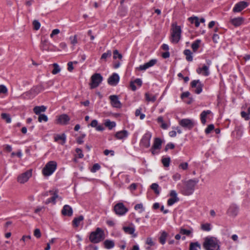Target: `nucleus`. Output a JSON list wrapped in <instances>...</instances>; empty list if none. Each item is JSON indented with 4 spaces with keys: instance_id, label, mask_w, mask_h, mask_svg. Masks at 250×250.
<instances>
[{
    "instance_id": "25",
    "label": "nucleus",
    "mask_w": 250,
    "mask_h": 250,
    "mask_svg": "<svg viewBox=\"0 0 250 250\" xmlns=\"http://www.w3.org/2000/svg\"><path fill=\"white\" fill-rule=\"evenodd\" d=\"M90 125L92 127H95L96 130L99 131H102L104 130V127L102 125H98V121L96 120H93L91 121Z\"/></svg>"
},
{
    "instance_id": "50",
    "label": "nucleus",
    "mask_w": 250,
    "mask_h": 250,
    "mask_svg": "<svg viewBox=\"0 0 250 250\" xmlns=\"http://www.w3.org/2000/svg\"><path fill=\"white\" fill-rule=\"evenodd\" d=\"M179 198H170L167 200V205L169 206H171L173 205L174 203L176 202H177L179 201Z\"/></svg>"
},
{
    "instance_id": "42",
    "label": "nucleus",
    "mask_w": 250,
    "mask_h": 250,
    "mask_svg": "<svg viewBox=\"0 0 250 250\" xmlns=\"http://www.w3.org/2000/svg\"><path fill=\"white\" fill-rule=\"evenodd\" d=\"M1 118L5 120L7 123H10L11 122V119L9 114L7 113H2L1 114Z\"/></svg>"
},
{
    "instance_id": "5",
    "label": "nucleus",
    "mask_w": 250,
    "mask_h": 250,
    "mask_svg": "<svg viewBox=\"0 0 250 250\" xmlns=\"http://www.w3.org/2000/svg\"><path fill=\"white\" fill-rule=\"evenodd\" d=\"M57 163L55 161H49L42 169V173L45 176L52 175L57 168Z\"/></svg>"
},
{
    "instance_id": "2",
    "label": "nucleus",
    "mask_w": 250,
    "mask_h": 250,
    "mask_svg": "<svg viewBox=\"0 0 250 250\" xmlns=\"http://www.w3.org/2000/svg\"><path fill=\"white\" fill-rule=\"evenodd\" d=\"M203 246L206 250H220L219 241L214 237H206Z\"/></svg>"
},
{
    "instance_id": "23",
    "label": "nucleus",
    "mask_w": 250,
    "mask_h": 250,
    "mask_svg": "<svg viewBox=\"0 0 250 250\" xmlns=\"http://www.w3.org/2000/svg\"><path fill=\"white\" fill-rule=\"evenodd\" d=\"M46 108V107L44 105L36 106L33 108V111L36 115H39L44 112Z\"/></svg>"
},
{
    "instance_id": "58",
    "label": "nucleus",
    "mask_w": 250,
    "mask_h": 250,
    "mask_svg": "<svg viewBox=\"0 0 250 250\" xmlns=\"http://www.w3.org/2000/svg\"><path fill=\"white\" fill-rule=\"evenodd\" d=\"M34 235L37 238H40L41 236L40 230L39 229H36L34 231Z\"/></svg>"
},
{
    "instance_id": "56",
    "label": "nucleus",
    "mask_w": 250,
    "mask_h": 250,
    "mask_svg": "<svg viewBox=\"0 0 250 250\" xmlns=\"http://www.w3.org/2000/svg\"><path fill=\"white\" fill-rule=\"evenodd\" d=\"M7 92V89L4 85H0V93L6 94Z\"/></svg>"
},
{
    "instance_id": "17",
    "label": "nucleus",
    "mask_w": 250,
    "mask_h": 250,
    "mask_svg": "<svg viewBox=\"0 0 250 250\" xmlns=\"http://www.w3.org/2000/svg\"><path fill=\"white\" fill-rule=\"evenodd\" d=\"M238 207L235 204H232L228 208L227 213L230 216L235 217L238 214Z\"/></svg>"
},
{
    "instance_id": "24",
    "label": "nucleus",
    "mask_w": 250,
    "mask_h": 250,
    "mask_svg": "<svg viewBox=\"0 0 250 250\" xmlns=\"http://www.w3.org/2000/svg\"><path fill=\"white\" fill-rule=\"evenodd\" d=\"M211 113V111L209 110H204L202 111L200 114V119L201 122L202 124L205 125L207 121L206 118L208 115L210 114Z\"/></svg>"
},
{
    "instance_id": "62",
    "label": "nucleus",
    "mask_w": 250,
    "mask_h": 250,
    "mask_svg": "<svg viewBox=\"0 0 250 250\" xmlns=\"http://www.w3.org/2000/svg\"><path fill=\"white\" fill-rule=\"evenodd\" d=\"M146 243L150 246H152L154 245V243L152 241V238L150 237L146 239Z\"/></svg>"
},
{
    "instance_id": "11",
    "label": "nucleus",
    "mask_w": 250,
    "mask_h": 250,
    "mask_svg": "<svg viewBox=\"0 0 250 250\" xmlns=\"http://www.w3.org/2000/svg\"><path fill=\"white\" fill-rule=\"evenodd\" d=\"M31 176V169H29L25 172L19 175L18 177V181L21 183L23 184L27 182L29 178Z\"/></svg>"
},
{
    "instance_id": "13",
    "label": "nucleus",
    "mask_w": 250,
    "mask_h": 250,
    "mask_svg": "<svg viewBox=\"0 0 250 250\" xmlns=\"http://www.w3.org/2000/svg\"><path fill=\"white\" fill-rule=\"evenodd\" d=\"M111 105L115 108H121L122 104L119 100L118 96L115 95H110L109 97Z\"/></svg>"
},
{
    "instance_id": "45",
    "label": "nucleus",
    "mask_w": 250,
    "mask_h": 250,
    "mask_svg": "<svg viewBox=\"0 0 250 250\" xmlns=\"http://www.w3.org/2000/svg\"><path fill=\"white\" fill-rule=\"evenodd\" d=\"M32 26L34 30H38L41 27V23L38 21L34 20L32 21Z\"/></svg>"
},
{
    "instance_id": "46",
    "label": "nucleus",
    "mask_w": 250,
    "mask_h": 250,
    "mask_svg": "<svg viewBox=\"0 0 250 250\" xmlns=\"http://www.w3.org/2000/svg\"><path fill=\"white\" fill-rule=\"evenodd\" d=\"M170 159L169 157L163 158L162 159V162L165 167H168L169 166Z\"/></svg>"
},
{
    "instance_id": "14",
    "label": "nucleus",
    "mask_w": 250,
    "mask_h": 250,
    "mask_svg": "<svg viewBox=\"0 0 250 250\" xmlns=\"http://www.w3.org/2000/svg\"><path fill=\"white\" fill-rule=\"evenodd\" d=\"M248 5L249 3L245 1L239 2L234 5L233 8V11L234 12H239L246 8Z\"/></svg>"
},
{
    "instance_id": "7",
    "label": "nucleus",
    "mask_w": 250,
    "mask_h": 250,
    "mask_svg": "<svg viewBox=\"0 0 250 250\" xmlns=\"http://www.w3.org/2000/svg\"><path fill=\"white\" fill-rule=\"evenodd\" d=\"M162 141L159 138H155L154 139L152 147L150 149V151L152 155H155L159 153V151L162 147Z\"/></svg>"
},
{
    "instance_id": "57",
    "label": "nucleus",
    "mask_w": 250,
    "mask_h": 250,
    "mask_svg": "<svg viewBox=\"0 0 250 250\" xmlns=\"http://www.w3.org/2000/svg\"><path fill=\"white\" fill-rule=\"evenodd\" d=\"M174 146H175L173 144L170 143H168L165 147V150L166 151H167L169 149H173L174 148Z\"/></svg>"
},
{
    "instance_id": "8",
    "label": "nucleus",
    "mask_w": 250,
    "mask_h": 250,
    "mask_svg": "<svg viewBox=\"0 0 250 250\" xmlns=\"http://www.w3.org/2000/svg\"><path fill=\"white\" fill-rule=\"evenodd\" d=\"M103 81V77L99 73H95L91 77V83H90L91 89L98 87Z\"/></svg>"
},
{
    "instance_id": "64",
    "label": "nucleus",
    "mask_w": 250,
    "mask_h": 250,
    "mask_svg": "<svg viewBox=\"0 0 250 250\" xmlns=\"http://www.w3.org/2000/svg\"><path fill=\"white\" fill-rule=\"evenodd\" d=\"M43 90L42 87L41 86H38L35 87L34 91L36 94L40 92Z\"/></svg>"
},
{
    "instance_id": "63",
    "label": "nucleus",
    "mask_w": 250,
    "mask_h": 250,
    "mask_svg": "<svg viewBox=\"0 0 250 250\" xmlns=\"http://www.w3.org/2000/svg\"><path fill=\"white\" fill-rule=\"evenodd\" d=\"M73 62H69L67 63V66H68L67 69L69 72H71L74 69V67L73 66Z\"/></svg>"
},
{
    "instance_id": "18",
    "label": "nucleus",
    "mask_w": 250,
    "mask_h": 250,
    "mask_svg": "<svg viewBox=\"0 0 250 250\" xmlns=\"http://www.w3.org/2000/svg\"><path fill=\"white\" fill-rule=\"evenodd\" d=\"M129 133L126 130H123L117 132L115 134V137L118 140H125L128 136Z\"/></svg>"
},
{
    "instance_id": "28",
    "label": "nucleus",
    "mask_w": 250,
    "mask_h": 250,
    "mask_svg": "<svg viewBox=\"0 0 250 250\" xmlns=\"http://www.w3.org/2000/svg\"><path fill=\"white\" fill-rule=\"evenodd\" d=\"M58 120L60 123L65 125L70 120V118L67 115L62 114L59 117Z\"/></svg>"
},
{
    "instance_id": "4",
    "label": "nucleus",
    "mask_w": 250,
    "mask_h": 250,
    "mask_svg": "<svg viewBox=\"0 0 250 250\" xmlns=\"http://www.w3.org/2000/svg\"><path fill=\"white\" fill-rule=\"evenodd\" d=\"M182 30L180 26L172 23L170 41L174 43H177L181 39Z\"/></svg>"
},
{
    "instance_id": "9",
    "label": "nucleus",
    "mask_w": 250,
    "mask_h": 250,
    "mask_svg": "<svg viewBox=\"0 0 250 250\" xmlns=\"http://www.w3.org/2000/svg\"><path fill=\"white\" fill-rule=\"evenodd\" d=\"M114 210L115 213L119 216L124 215L128 211L127 208L125 206L123 203H119L116 204Z\"/></svg>"
},
{
    "instance_id": "12",
    "label": "nucleus",
    "mask_w": 250,
    "mask_h": 250,
    "mask_svg": "<svg viewBox=\"0 0 250 250\" xmlns=\"http://www.w3.org/2000/svg\"><path fill=\"white\" fill-rule=\"evenodd\" d=\"M179 124L183 127L188 129H192L194 126V123L192 120L188 119H184L181 120Z\"/></svg>"
},
{
    "instance_id": "43",
    "label": "nucleus",
    "mask_w": 250,
    "mask_h": 250,
    "mask_svg": "<svg viewBox=\"0 0 250 250\" xmlns=\"http://www.w3.org/2000/svg\"><path fill=\"white\" fill-rule=\"evenodd\" d=\"M201 229L204 231H209L211 230V225L209 223L203 224L201 225Z\"/></svg>"
},
{
    "instance_id": "54",
    "label": "nucleus",
    "mask_w": 250,
    "mask_h": 250,
    "mask_svg": "<svg viewBox=\"0 0 250 250\" xmlns=\"http://www.w3.org/2000/svg\"><path fill=\"white\" fill-rule=\"evenodd\" d=\"M134 209L135 210H138V209H141V210L140 211V213L142 212L145 210L144 208L143 207V205L142 203L138 204L136 205L134 207Z\"/></svg>"
},
{
    "instance_id": "31",
    "label": "nucleus",
    "mask_w": 250,
    "mask_h": 250,
    "mask_svg": "<svg viewBox=\"0 0 250 250\" xmlns=\"http://www.w3.org/2000/svg\"><path fill=\"white\" fill-rule=\"evenodd\" d=\"M188 21L192 24H194L196 27L200 25L199 19L197 17L194 16L188 18Z\"/></svg>"
},
{
    "instance_id": "35",
    "label": "nucleus",
    "mask_w": 250,
    "mask_h": 250,
    "mask_svg": "<svg viewBox=\"0 0 250 250\" xmlns=\"http://www.w3.org/2000/svg\"><path fill=\"white\" fill-rule=\"evenodd\" d=\"M123 229L126 233L128 234H133L135 230L134 227H124Z\"/></svg>"
},
{
    "instance_id": "22",
    "label": "nucleus",
    "mask_w": 250,
    "mask_h": 250,
    "mask_svg": "<svg viewBox=\"0 0 250 250\" xmlns=\"http://www.w3.org/2000/svg\"><path fill=\"white\" fill-rule=\"evenodd\" d=\"M49 192L51 195H52V196L50 198H48L46 200V203L49 204L50 203H53L54 204L56 203V199L58 198L59 196L58 195V191H55L54 192L50 190Z\"/></svg>"
},
{
    "instance_id": "33",
    "label": "nucleus",
    "mask_w": 250,
    "mask_h": 250,
    "mask_svg": "<svg viewBox=\"0 0 250 250\" xmlns=\"http://www.w3.org/2000/svg\"><path fill=\"white\" fill-rule=\"evenodd\" d=\"M145 98L148 102H154L156 100L157 96L149 93H146L145 94Z\"/></svg>"
},
{
    "instance_id": "34",
    "label": "nucleus",
    "mask_w": 250,
    "mask_h": 250,
    "mask_svg": "<svg viewBox=\"0 0 250 250\" xmlns=\"http://www.w3.org/2000/svg\"><path fill=\"white\" fill-rule=\"evenodd\" d=\"M83 220V215H80L78 217L74 218L72 221L73 225L76 227H78L80 225L81 222Z\"/></svg>"
},
{
    "instance_id": "19",
    "label": "nucleus",
    "mask_w": 250,
    "mask_h": 250,
    "mask_svg": "<svg viewBox=\"0 0 250 250\" xmlns=\"http://www.w3.org/2000/svg\"><path fill=\"white\" fill-rule=\"evenodd\" d=\"M62 213L65 216H72L73 214V210L72 208L69 205H64L62 210Z\"/></svg>"
},
{
    "instance_id": "39",
    "label": "nucleus",
    "mask_w": 250,
    "mask_h": 250,
    "mask_svg": "<svg viewBox=\"0 0 250 250\" xmlns=\"http://www.w3.org/2000/svg\"><path fill=\"white\" fill-rule=\"evenodd\" d=\"M105 126L107 127L109 129L111 130L116 126L115 122H111L109 120H106L104 123Z\"/></svg>"
},
{
    "instance_id": "16",
    "label": "nucleus",
    "mask_w": 250,
    "mask_h": 250,
    "mask_svg": "<svg viewBox=\"0 0 250 250\" xmlns=\"http://www.w3.org/2000/svg\"><path fill=\"white\" fill-rule=\"evenodd\" d=\"M119 80L120 77L119 75L114 73L108 78L107 82L109 85L115 86L119 83Z\"/></svg>"
},
{
    "instance_id": "3",
    "label": "nucleus",
    "mask_w": 250,
    "mask_h": 250,
    "mask_svg": "<svg viewBox=\"0 0 250 250\" xmlns=\"http://www.w3.org/2000/svg\"><path fill=\"white\" fill-rule=\"evenodd\" d=\"M104 231L100 228H97L96 230L90 233L89 240L93 243H98L104 240Z\"/></svg>"
},
{
    "instance_id": "47",
    "label": "nucleus",
    "mask_w": 250,
    "mask_h": 250,
    "mask_svg": "<svg viewBox=\"0 0 250 250\" xmlns=\"http://www.w3.org/2000/svg\"><path fill=\"white\" fill-rule=\"evenodd\" d=\"M53 67H54V68L52 71V73L53 74H56L58 73L61 71L60 66L57 63H54Z\"/></svg>"
},
{
    "instance_id": "20",
    "label": "nucleus",
    "mask_w": 250,
    "mask_h": 250,
    "mask_svg": "<svg viewBox=\"0 0 250 250\" xmlns=\"http://www.w3.org/2000/svg\"><path fill=\"white\" fill-rule=\"evenodd\" d=\"M244 21V19L242 17L235 18L230 20V23L235 27L240 26Z\"/></svg>"
},
{
    "instance_id": "60",
    "label": "nucleus",
    "mask_w": 250,
    "mask_h": 250,
    "mask_svg": "<svg viewBox=\"0 0 250 250\" xmlns=\"http://www.w3.org/2000/svg\"><path fill=\"white\" fill-rule=\"evenodd\" d=\"M241 116L243 118H245V119L246 120H249L250 119V117L249 115H248V114L245 111H242L241 112Z\"/></svg>"
},
{
    "instance_id": "53",
    "label": "nucleus",
    "mask_w": 250,
    "mask_h": 250,
    "mask_svg": "<svg viewBox=\"0 0 250 250\" xmlns=\"http://www.w3.org/2000/svg\"><path fill=\"white\" fill-rule=\"evenodd\" d=\"M188 164L187 162L182 163L179 165V168L183 170H187L188 168Z\"/></svg>"
},
{
    "instance_id": "29",
    "label": "nucleus",
    "mask_w": 250,
    "mask_h": 250,
    "mask_svg": "<svg viewBox=\"0 0 250 250\" xmlns=\"http://www.w3.org/2000/svg\"><path fill=\"white\" fill-rule=\"evenodd\" d=\"M201 247L198 242H190L189 244V250H201Z\"/></svg>"
},
{
    "instance_id": "41",
    "label": "nucleus",
    "mask_w": 250,
    "mask_h": 250,
    "mask_svg": "<svg viewBox=\"0 0 250 250\" xmlns=\"http://www.w3.org/2000/svg\"><path fill=\"white\" fill-rule=\"evenodd\" d=\"M113 58L114 60L119 59L121 60L123 58L122 55L117 50H114L113 52Z\"/></svg>"
},
{
    "instance_id": "26",
    "label": "nucleus",
    "mask_w": 250,
    "mask_h": 250,
    "mask_svg": "<svg viewBox=\"0 0 250 250\" xmlns=\"http://www.w3.org/2000/svg\"><path fill=\"white\" fill-rule=\"evenodd\" d=\"M157 121L158 123L160 124L161 127L164 129H167L170 125H169L164 122V119L162 116L158 117L157 119Z\"/></svg>"
},
{
    "instance_id": "37",
    "label": "nucleus",
    "mask_w": 250,
    "mask_h": 250,
    "mask_svg": "<svg viewBox=\"0 0 250 250\" xmlns=\"http://www.w3.org/2000/svg\"><path fill=\"white\" fill-rule=\"evenodd\" d=\"M184 54L186 56V60L188 62H191L193 60L192 53L189 49H186L184 51Z\"/></svg>"
},
{
    "instance_id": "27",
    "label": "nucleus",
    "mask_w": 250,
    "mask_h": 250,
    "mask_svg": "<svg viewBox=\"0 0 250 250\" xmlns=\"http://www.w3.org/2000/svg\"><path fill=\"white\" fill-rule=\"evenodd\" d=\"M112 56V51L110 50H108L105 53H103L100 58L101 62H106L108 58H109Z\"/></svg>"
},
{
    "instance_id": "40",
    "label": "nucleus",
    "mask_w": 250,
    "mask_h": 250,
    "mask_svg": "<svg viewBox=\"0 0 250 250\" xmlns=\"http://www.w3.org/2000/svg\"><path fill=\"white\" fill-rule=\"evenodd\" d=\"M38 116V120L40 123L42 122H47L48 121V117L44 114H42Z\"/></svg>"
},
{
    "instance_id": "30",
    "label": "nucleus",
    "mask_w": 250,
    "mask_h": 250,
    "mask_svg": "<svg viewBox=\"0 0 250 250\" xmlns=\"http://www.w3.org/2000/svg\"><path fill=\"white\" fill-rule=\"evenodd\" d=\"M104 248L106 249H111L115 246L114 242L111 240H106L104 242Z\"/></svg>"
},
{
    "instance_id": "6",
    "label": "nucleus",
    "mask_w": 250,
    "mask_h": 250,
    "mask_svg": "<svg viewBox=\"0 0 250 250\" xmlns=\"http://www.w3.org/2000/svg\"><path fill=\"white\" fill-rule=\"evenodd\" d=\"M152 133L147 131L142 137L140 142V146L141 147L147 148L150 146V140Z\"/></svg>"
},
{
    "instance_id": "32",
    "label": "nucleus",
    "mask_w": 250,
    "mask_h": 250,
    "mask_svg": "<svg viewBox=\"0 0 250 250\" xmlns=\"http://www.w3.org/2000/svg\"><path fill=\"white\" fill-rule=\"evenodd\" d=\"M54 139L56 142L62 141V142L61 143V144L63 145L66 142V135L64 134H62L61 135L58 134L55 136Z\"/></svg>"
},
{
    "instance_id": "59",
    "label": "nucleus",
    "mask_w": 250,
    "mask_h": 250,
    "mask_svg": "<svg viewBox=\"0 0 250 250\" xmlns=\"http://www.w3.org/2000/svg\"><path fill=\"white\" fill-rule=\"evenodd\" d=\"M85 134H82V136L79 137L77 138V142L79 144H82L83 143V139L85 137Z\"/></svg>"
},
{
    "instance_id": "48",
    "label": "nucleus",
    "mask_w": 250,
    "mask_h": 250,
    "mask_svg": "<svg viewBox=\"0 0 250 250\" xmlns=\"http://www.w3.org/2000/svg\"><path fill=\"white\" fill-rule=\"evenodd\" d=\"M100 168V165L99 164L96 163L93 165V167H91L90 169V171L92 173H95L98 170H99Z\"/></svg>"
},
{
    "instance_id": "51",
    "label": "nucleus",
    "mask_w": 250,
    "mask_h": 250,
    "mask_svg": "<svg viewBox=\"0 0 250 250\" xmlns=\"http://www.w3.org/2000/svg\"><path fill=\"white\" fill-rule=\"evenodd\" d=\"M141 108L137 109L135 111V116H140V118L141 120H143L145 117V115L144 114L141 113Z\"/></svg>"
},
{
    "instance_id": "61",
    "label": "nucleus",
    "mask_w": 250,
    "mask_h": 250,
    "mask_svg": "<svg viewBox=\"0 0 250 250\" xmlns=\"http://www.w3.org/2000/svg\"><path fill=\"white\" fill-rule=\"evenodd\" d=\"M181 174L178 173H176L172 176L173 179L175 181L179 180L181 179Z\"/></svg>"
},
{
    "instance_id": "15",
    "label": "nucleus",
    "mask_w": 250,
    "mask_h": 250,
    "mask_svg": "<svg viewBox=\"0 0 250 250\" xmlns=\"http://www.w3.org/2000/svg\"><path fill=\"white\" fill-rule=\"evenodd\" d=\"M157 62V60L156 59H152L143 65H140L137 68V69L141 71L146 70L148 68L154 66L156 63Z\"/></svg>"
},
{
    "instance_id": "21",
    "label": "nucleus",
    "mask_w": 250,
    "mask_h": 250,
    "mask_svg": "<svg viewBox=\"0 0 250 250\" xmlns=\"http://www.w3.org/2000/svg\"><path fill=\"white\" fill-rule=\"evenodd\" d=\"M196 72L198 74H202L205 76H208L209 74L208 67L204 65L202 67H199L197 69Z\"/></svg>"
},
{
    "instance_id": "55",
    "label": "nucleus",
    "mask_w": 250,
    "mask_h": 250,
    "mask_svg": "<svg viewBox=\"0 0 250 250\" xmlns=\"http://www.w3.org/2000/svg\"><path fill=\"white\" fill-rule=\"evenodd\" d=\"M69 40H70L71 43L72 44L74 45L77 43V42H78L77 38V36L76 35H75L74 36L70 37Z\"/></svg>"
},
{
    "instance_id": "10",
    "label": "nucleus",
    "mask_w": 250,
    "mask_h": 250,
    "mask_svg": "<svg viewBox=\"0 0 250 250\" xmlns=\"http://www.w3.org/2000/svg\"><path fill=\"white\" fill-rule=\"evenodd\" d=\"M191 86L192 88H196L194 92L196 94H200L203 90L204 84L200 82L199 80H195L192 81L191 83Z\"/></svg>"
},
{
    "instance_id": "52",
    "label": "nucleus",
    "mask_w": 250,
    "mask_h": 250,
    "mask_svg": "<svg viewBox=\"0 0 250 250\" xmlns=\"http://www.w3.org/2000/svg\"><path fill=\"white\" fill-rule=\"evenodd\" d=\"M214 129V126L213 124L209 125L205 129V133L206 134H209Z\"/></svg>"
},
{
    "instance_id": "36",
    "label": "nucleus",
    "mask_w": 250,
    "mask_h": 250,
    "mask_svg": "<svg viewBox=\"0 0 250 250\" xmlns=\"http://www.w3.org/2000/svg\"><path fill=\"white\" fill-rule=\"evenodd\" d=\"M167 235L168 234L165 231H163L161 232V236L159 238V241L161 244L164 245L165 244Z\"/></svg>"
},
{
    "instance_id": "1",
    "label": "nucleus",
    "mask_w": 250,
    "mask_h": 250,
    "mask_svg": "<svg viewBox=\"0 0 250 250\" xmlns=\"http://www.w3.org/2000/svg\"><path fill=\"white\" fill-rule=\"evenodd\" d=\"M198 182V179H190L178 184L177 187L182 194L188 196L193 193L195 187Z\"/></svg>"
},
{
    "instance_id": "44",
    "label": "nucleus",
    "mask_w": 250,
    "mask_h": 250,
    "mask_svg": "<svg viewBox=\"0 0 250 250\" xmlns=\"http://www.w3.org/2000/svg\"><path fill=\"white\" fill-rule=\"evenodd\" d=\"M200 43V41L198 40L195 41L192 43L191 45V47L193 51L195 52L198 49Z\"/></svg>"
},
{
    "instance_id": "38",
    "label": "nucleus",
    "mask_w": 250,
    "mask_h": 250,
    "mask_svg": "<svg viewBox=\"0 0 250 250\" xmlns=\"http://www.w3.org/2000/svg\"><path fill=\"white\" fill-rule=\"evenodd\" d=\"M151 188L154 191L155 193L159 195L160 193L161 188H159V185L156 183H153L151 186Z\"/></svg>"
},
{
    "instance_id": "49",
    "label": "nucleus",
    "mask_w": 250,
    "mask_h": 250,
    "mask_svg": "<svg viewBox=\"0 0 250 250\" xmlns=\"http://www.w3.org/2000/svg\"><path fill=\"white\" fill-rule=\"evenodd\" d=\"M192 231L190 229H185L181 228L180 230V233L182 234L186 235L187 236H189L191 233Z\"/></svg>"
}]
</instances>
